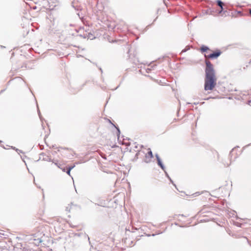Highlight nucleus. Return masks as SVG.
Wrapping results in <instances>:
<instances>
[{
	"label": "nucleus",
	"mask_w": 251,
	"mask_h": 251,
	"mask_svg": "<svg viewBox=\"0 0 251 251\" xmlns=\"http://www.w3.org/2000/svg\"><path fill=\"white\" fill-rule=\"evenodd\" d=\"M44 4H45L46 3L49 6V7L54 6V4H55L57 2V0H43ZM55 5H54L55 6Z\"/></svg>",
	"instance_id": "obj_3"
},
{
	"label": "nucleus",
	"mask_w": 251,
	"mask_h": 251,
	"mask_svg": "<svg viewBox=\"0 0 251 251\" xmlns=\"http://www.w3.org/2000/svg\"><path fill=\"white\" fill-rule=\"evenodd\" d=\"M205 64L204 88L205 91H211L216 85V73L213 64L208 60H205Z\"/></svg>",
	"instance_id": "obj_1"
},
{
	"label": "nucleus",
	"mask_w": 251,
	"mask_h": 251,
	"mask_svg": "<svg viewBox=\"0 0 251 251\" xmlns=\"http://www.w3.org/2000/svg\"><path fill=\"white\" fill-rule=\"evenodd\" d=\"M148 155L150 156V158L153 157L152 153L151 150L148 152Z\"/></svg>",
	"instance_id": "obj_9"
},
{
	"label": "nucleus",
	"mask_w": 251,
	"mask_h": 251,
	"mask_svg": "<svg viewBox=\"0 0 251 251\" xmlns=\"http://www.w3.org/2000/svg\"><path fill=\"white\" fill-rule=\"evenodd\" d=\"M189 49H190V47L189 46H186L185 47V48L182 50V52H186V51H187Z\"/></svg>",
	"instance_id": "obj_7"
},
{
	"label": "nucleus",
	"mask_w": 251,
	"mask_h": 251,
	"mask_svg": "<svg viewBox=\"0 0 251 251\" xmlns=\"http://www.w3.org/2000/svg\"><path fill=\"white\" fill-rule=\"evenodd\" d=\"M221 54V52L220 51H214L213 53L210 54L208 55H204V56L205 58H216L218 57H219L220 54Z\"/></svg>",
	"instance_id": "obj_2"
},
{
	"label": "nucleus",
	"mask_w": 251,
	"mask_h": 251,
	"mask_svg": "<svg viewBox=\"0 0 251 251\" xmlns=\"http://www.w3.org/2000/svg\"><path fill=\"white\" fill-rule=\"evenodd\" d=\"M250 102H251V101H250H250H248V103H249H249H250Z\"/></svg>",
	"instance_id": "obj_20"
},
{
	"label": "nucleus",
	"mask_w": 251,
	"mask_h": 251,
	"mask_svg": "<svg viewBox=\"0 0 251 251\" xmlns=\"http://www.w3.org/2000/svg\"><path fill=\"white\" fill-rule=\"evenodd\" d=\"M180 216L183 217V215H178V217H180Z\"/></svg>",
	"instance_id": "obj_18"
},
{
	"label": "nucleus",
	"mask_w": 251,
	"mask_h": 251,
	"mask_svg": "<svg viewBox=\"0 0 251 251\" xmlns=\"http://www.w3.org/2000/svg\"><path fill=\"white\" fill-rule=\"evenodd\" d=\"M220 8H221V10L220 11L219 13H221L222 11H223V10H224L223 5L221 6Z\"/></svg>",
	"instance_id": "obj_14"
},
{
	"label": "nucleus",
	"mask_w": 251,
	"mask_h": 251,
	"mask_svg": "<svg viewBox=\"0 0 251 251\" xmlns=\"http://www.w3.org/2000/svg\"><path fill=\"white\" fill-rule=\"evenodd\" d=\"M59 168H60L63 172H65V168H60L59 166H58Z\"/></svg>",
	"instance_id": "obj_15"
},
{
	"label": "nucleus",
	"mask_w": 251,
	"mask_h": 251,
	"mask_svg": "<svg viewBox=\"0 0 251 251\" xmlns=\"http://www.w3.org/2000/svg\"><path fill=\"white\" fill-rule=\"evenodd\" d=\"M75 165H73V166L69 167V168H71V170H72L75 167Z\"/></svg>",
	"instance_id": "obj_16"
},
{
	"label": "nucleus",
	"mask_w": 251,
	"mask_h": 251,
	"mask_svg": "<svg viewBox=\"0 0 251 251\" xmlns=\"http://www.w3.org/2000/svg\"><path fill=\"white\" fill-rule=\"evenodd\" d=\"M40 242H41V240H40L39 241V243H40Z\"/></svg>",
	"instance_id": "obj_19"
},
{
	"label": "nucleus",
	"mask_w": 251,
	"mask_h": 251,
	"mask_svg": "<svg viewBox=\"0 0 251 251\" xmlns=\"http://www.w3.org/2000/svg\"><path fill=\"white\" fill-rule=\"evenodd\" d=\"M16 151H20V150H19L18 149H16Z\"/></svg>",
	"instance_id": "obj_21"
},
{
	"label": "nucleus",
	"mask_w": 251,
	"mask_h": 251,
	"mask_svg": "<svg viewBox=\"0 0 251 251\" xmlns=\"http://www.w3.org/2000/svg\"><path fill=\"white\" fill-rule=\"evenodd\" d=\"M217 5L220 7L222 5H224V3L220 0H217Z\"/></svg>",
	"instance_id": "obj_6"
},
{
	"label": "nucleus",
	"mask_w": 251,
	"mask_h": 251,
	"mask_svg": "<svg viewBox=\"0 0 251 251\" xmlns=\"http://www.w3.org/2000/svg\"><path fill=\"white\" fill-rule=\"evenodd\" d=\"M43 159L48 161H51V158H49L48 156H47V158H44Z\"/></svg>",
	"instance_id": "obj_13"
},
{
	"label": "nucleus",
	"mask_w": 251,
	"mask_h": 251,
	"mask_svg": "<svg viewBox=\"0 0 251 251\" xmlns=\"http://www.w3.org/2000/svg\"><path fill=\"white\" fill-rule=\"evenodd\" d=\"M165 173V174H166V176H167V177L170 180V181L173 183V181L172 180V179H171V178L170 177V176H169L168 174H167V173L166 172H165V171H164Z\"/></svg>",
	"instance_id": "obj_12"
},
{
	"label": "nucleus",
	"mask_w": 251,
	"mask_h": 251,
	"mask_svg": "<svg viewBox=\"0 0 251 251\" xmlns=\"http://www.w3.org/2000/svg\"><path fill=\"white\" fill-rule=\"evenodd\" d=\"M38 114H39V116L40 117V118H41V117H40V111L38 110Z\"/></svg>",
	"instance_id": "obj_17"
},
{
	"label": "nucleus",
	"mask_w": 251,
	"mask_h": 251,
	"mask_svg": "<svg viewBox=\"0 0 251 251\" xmlns=\"http://www.w3.org/2000/svg\"><path fill=\"white\" fill-rule=\"evenodd\" d=\"M113 125L116 128V129L117 130V136L119 137V134L120 133V129H119V128L118 127H116L113 124Z\"/></svg>",
	"instance_id": "obj_10"
},
{
	"label": "nucleus",
	"mask_w": 251,
	"mask_h": 251,
	"mask_svg": "<svg viewBox=\"0 0 251 251\" xmlns=\"http://www.w3.org/2000/svg\"><path fill=\"white\" fill-rule=\"evenodd\" d=\"M155 157H156V159H157L158 165L161 167V168L164 171H165V166L163 164V163H162V161L161 160V159L160 158L159 155L157 154H155Z\"/></svg>",
	"instance_id": "obj_4"
},
{
	"label": "nucleus",
	"mask_w": 251,
	"mask_h": 251,
	"mask_svg": "<svg viewBox=\"0 0 251 251\" xmlns=\"http://www.w3.org/2000/svg\"><path fill=\"white\" fill-rule=\"evenodd\" d=\"M153 67V66H151L150 68H148L146 69V72L148 73H149L152 70V68Z\"/></svg>",
	"instance_id": "obj_8"
},
{
	"label": "nucleus",
	"mask_w": 251,
	"mask_h": 251,
	"mask_svg": "<svg viewBox=\"0 0 251 251\" xmlns=\"http://www.w3.org/2000/svg\"><path fill=\"white\" fill-rule=\"evenodd\" d=\"M71 171V168H68L67 171L66 172L67 174L69 175H70V172Z\"/></svg>",
	"instance_id": "obj_11"
},
{
	"label": "nucleus",
	"mask_w": 251,
	"mask_h": 251,
	"mask_svg": "<svg viewBox=\"0 0 251 251\" xmlns=\"http://www.w3.org/2000/svg\"><path fill=\"white\" fill-rule=\"evenodd\" d=\"M201 51L202 52H204L206 51H207V50H209V48L207 47V46H204V45H202L201 47Z\"/></svg>",
	"instance_id": "obj_5"
}]
</instances>
